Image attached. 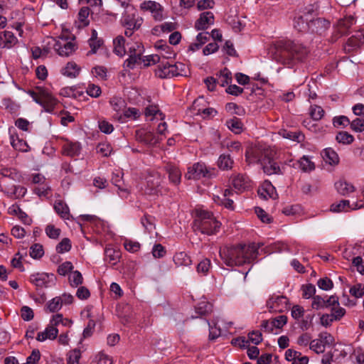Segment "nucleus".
Listing matches in <instances>:
<instances>
[{
  "mask_svg": "<svg viewBox=\"0 0 364 364\" xmlns=\"http://www.w3.org/2000/svg\"><path fill=\"white\" fill-rule=\"evenodd\" d=\"M220 257L228 267L241 266L250 263L257 257V248L252 244L250 245H237L225 247L220 250Z\"/></svg>",
  "mask_w": 364,
  "mask_h": 364,
  "instance_id": "1",
  "label": "nucleus"
},
{
  "mask_svg": "<svg viewBox=\"0 0 364 364\" xmlns=\"http://www.w3.org/2000/svg\"><path fill=\"white\" fill-rule=\"evenodd\" d=\"M277 51L282 57L287 58L283 60V63H286V60L304 61L310 52L309 48L302 43L291 41H279L277 44Z\"/></svg>",
  "mask_w": 364,
  "mask_h": 364,
  "instance_id": "2",
  "label": "nucleus"
},
{
  "mask_svg": "<svg viewBox=\"0 0 364 364\" xmlns=\"http://www.w3.org/2000/svg\"><path fill=\"white\" fill-rule=\"evenodd\" d=\"M220 226L221 223L215 218L213 213L207 210L197 211L193 221L195 231L207 235H213L219 232Z\"/></svg>",
  "mask_w": 364,
  "mask_h": 364,
  "instance_id": "3",
  "label": "nucleus"
},
{
  "mask_svg": "<svg viewBox=\"0 0 364 364\" xmlns=\"http://www.w3.org/2000/svg\"><path fill=\"white\" fill-rule=\"evenodd\" d=\"M27 93L49 113L53 112L58 102L47 89L42 87H36L35 90H29Z\"/></svg>",
  "mask_w": 364,
  "mask_h": 364,
  "instance_id": "4",
  "label": "nucleus"
},
{
  "mask_svg": "<svg viewBox=\"0 0 364 364\" xmlns=\"http://www.w3.org/2000/svg\"><path fill=\"white\" fill-rule=\"evenodd\" d=\"M186 66L183 63H171L168 61L161 63L156 70V75L160 78L173 77L183 75Z\"/></svg>",
  "mask_w": 364,
  "mask_h": 364,
  "instance_id": "5",
  "label": "nucleus"
},
{
  "mask_svg": "<svg viewBox=\"0 0 364 364\" xmlns=\"http://www.w3.org/2000/svg\"><path fill=\"white\" fill-rule=\"evenodd\" d=\"M28 280L38 290L54 285L56 277L53 274L36 272L30 275Z\"/></svg>",
  "mask_w": 364,
  "mask_h": 364,
  "instance_id": "6",
  "label": "nucleus"
},
{
  "mask_svg": "<svg viewBox=\"0 0 364 364\" xmlns=\"http://www.w3.org/2000/svg\"><path fill=\"white\" fill-rule=\"evenodd\" d=\"M144 46L140 43H135L129 47V58L124 61V67L128 69H134L136 65L143 62L141 55L144 53Z\"/></svg>",
  "mask_w": 364,
  "mask_h": 364,
  "instance_id": "7",
  "label": "nucleus"
},
{
  "mask_svg": "<svg viewBox=\"0 0 364 364\" xmlns=\"http://www.w3.org/2000/svg\"><path fill=\"white\" fill-rule=\"evenodd\" d=\"M214 168L209 169L204 163L198 162L188 168L186 177L188 179L198 180L201 178H211L214 175Z\"/></svg>",
  "mask_w": 364,
  "mask_h": 364,
  "instance_id": "8",
  "label": "nucleus"
},
{
  "mask_svg": "<svg viewBox=\"0 0 364 364\" xmlns=\"http://www.w3.org/2000/svg\"><path fill=\"white\" fill-rule=\"evenodd\" d=\"M135 137L137 141L149 146H154L162 140L161 137L156 136L153 132L145 129L136 130Z\"/></svg>",
  "mask_w": 364,
  "mask_h": 364,
  "instance_id": "9",
  "label": "nucleus"
},
{
  "mask_svg": "<svg viewBox=\"0 0 364 364\" xmlns=\"http://www.w3.org/2000/svg\"><path fill=\"white\" fill-rule=\"evenodd\" d=\"M289 300L284 296H271L267 301V307L271 312H283L287 309Z\"/></svg>",
  "mask_w": 364,
  "mask_h": 364,
  "instance_id": "10",
  "label": "nucleus"
},
{
  "mask_svg": "<svg viewBox=\"0 0 364 364\" xmlns=\"http://www.w3.org/2000/svg\"><path fill=\"white\" fill-rule=\"evenodd\" d=\"M140 9L144 11H149L155 21H161L164 18V7L154 1H145L140 5Z\"/></svg>",
  "mask_w": 364,
  "mask_h": 364,
  "instance_id": "11",
  "label": "nucleus"
},
{
  "mask_svg": "<svg viewBox=\"0 0 364 364\" xmlns=\"http://www.w3.org/2000/svg\"><path fill=\"white\" fill-rule=\"evenodd\" d=\"M364 44V30L358 31L355 34L349 38L344 46L346 53H350L360 48Z\"/></svg>",
  "mask_w": 364,
  "mask_h": 364,
  "instance_id": "12",
  "label": "nucleus"
},
{
  "mask_svg": "<svg viewBox=\"0 0 364 364\" xmlns=\"http://www.w3.org/2000/svg\"><path fill=\"white\" fill-rule=\"evenodd\" d=\"M145 193L149 195H157L161 192V178L160 174L155 173L146 177Z\"/></svg>",
  "mask_w": 364,
  "mask_h": 364,
  "instance_id": "13",
  "label": "nucleus"
},
{
  "mask_svg": "<svg viewBox=\"0 0 364 364\" xmlns=\"http://www.w3.org/2000/svg\"><path fill=\"white\" fill-rule=\"evenodd\" d=\"M53 47L59 55L65 57H68L74 53L77 48L74 43L67 41L66 39L63 38L57 41Z\"/></svg>",
  "mask_w": 364,
  "mask_h": 364,
  "instance_id": "14",
  "label": "nucleus"
},
{
  "mask_svg": "<svg viewBox=\"0 0 364 364\" xmlns=\"http://www.w3.org/2000/svg\"><path fill=\"white\" fill-rule=\"evenodd\" d=\"M260 163L263 169V171L267 175L283 174L282 170L278 164L271 157L264 156L261 160Z\"/></svg>",
  "mask_w": 364,
  "mask_h": 364,
  "instance_id": "15",
  "label": "nucleus"
},
{
  "mask_svg": "<svg viewBox=\"0 0 364 364\" xmlns=\"http://www.w3.org/2000/svg\"><path fill=\"white\" fill-rule=\"evenodd\" d=\"M356 22L355 18L353 16H348L338 21L336 26V36L340 38L343 36L348 35L350 27Z\"/></svg>",
  "mask_w": 364,
  "mask_h": 364,
  "instance_id": "16",
  "label": "nucleus"
},
{
  "mask_svg": "<svg viewBox=\"0 0 364 364\" xmlns=\"http://www.w3.org/2000/svg\"><path fill=\"white\" fill-rule=\"evenodd\" d=\"M215 22V17L211 11H205L200 14L199 18L196 21L194 28L197 31L208 29Z\"/></svg>",
  "mask_w": 364,
  "mask_h": 364,
  "instance_id": "17",
  "label": "nucleus"
},
{
  "mask_svg": "<svg viewBox=\"0 0 364 364\" xmlns=\"http://www.w3.org/2000/svg\"><path fill=\"white\" fill-rule=\"evenodd\" d=\"M309 23V31L310 33H316L321 34L326 29L330 27V22L324 18H314L311 12V21Z\"/></svg>",
  "mask_w": 364,
  "mask_h": 364,
  "instance_id": "18",
  "label": "nucleus"
},
{
  "mask_svg": "<svg viewBox=\"0 0 364 364\" xmlns=\"http://www.w3.org/2000/svg\"><path fill=\"white\" fill-rule=\"evenodd\" d=\"M311 21V12H305L303 14L295 16L294 19V27L299 32L308 33L309 31V23Z\"/></svg>",
  "mask_w": 364,
  "mask_h": 364,
  "instance_id": "19",
  "label": "nucleus"
},
{
  "mask_svg": "<svg viewBox=\"0 0 364 364\" xmlns=\"http://www.w3.org/2000/svg\"><path fill=\"white\" fill-rule=\"evenodd\" d=\"M257 193L259 198L264 200L274 199L277 196L275 188L268 181H265L258 188Z\"/></svg>",
  "mask_w": 364,
  "mask_h": 364,
  "instance_id": "20",
  "label": "nucleus"
},
{
  "mask_svg": "<svg viewBox=\"0 0 364 364\" xmlns=\"http://www.w3.org/2000/svg\"><path fill=\"white\" fill-rule=\"evenodd\" d=\"M82 149L79 142H73L67 140L62 146V154L70 157L78 156Z\"/></svg>",
  "mask_w": 364,
  "mask_h": 364,
  "instance_id": "21",
  "label": "nucleus"
},
{
  "mask_svg": "<svg viewBox=\"0 0 364 364\" xmlns=\"http://www.w3.org/2000/svg\"><path fill=\"white\" fill-rule=\"evenodd\" d=\"M164 168L168 176L170 183L178 186L181 183V172L179 168L171 164H166Z\"/></svg>",
  "mask_w": 364,
  "mask_h": 364,
  "instance_id": "22",
  "label": "nucleus"
},
{
  "mask_svg": "<svg viewBox=\"0 0 364 364\" xmlns=\"http://www.w3.org/2000/svg\"><path fill=\"white\" fill-rule=\"evenodd\" d=\"M4 193L11 198L17 199L23 198L26 192L27 189L22 186H15L5 187L4 191Z\"/></svg>",
  "mask_w": 364,
  "mask_h": 364,
  "instance_id": "23",
  "label": "nucleus"
},
{
  "mask_svg": "<svg viewBox=\"0 0 364 364\" xmlns=\"http://www.w3.org/2000/svg\"><path fill=\"white\" fill-rule=\"evenodd\" d=\"M122 23L124 28L139 30L143 23V18H135L134 15H127L122 19Z\"/></svg>",
  "mask_w": 364,
  "mask_h": 364,
  "instance_id": "24",
  "label": "nucleus"
},
{
  "mask_svg": "<svg viewBox=\"0 0 364 364\" xmlns=\"http://www.w3.org/2000/svg\"><path fill=\"white\" fill-rule=\"evenodd\" d=\"M109 103L112 109L116 112L114 115V119L116 116L121 115L122 112H123L124 109L127 107L126 101L120 97H112L110 98Z\"/></svg>",
  "mask_w": 364,
  "mask_h": 364,
  "instance_id": "25",
  "label": "nucleus"
},
{
  "mask_svg": "<svg viewBox=\"0 0 364 364\" xmlns=\"http://www.w3.org/2000/svg\"><path fill=\"white\" fill-rule=\"evenodd\" d=\"M362 205L358 206L356 203L350 205V201L348 200H342L339 203H333L331 205V211L334 213H340L342 211H348L349 209L355 210L360 208Z\"/></svg>",
  "mask_w": 364,
  "mask_h": 364,
  "instance_id": "26",
  "label": "nucleus"
},
{
  "mask_svg": "<svg viewBox=\"0 0 364 364\" xmlns=\"http://www.w3.org/2000/svg\"><path fill=\"white\" fill-rule=\"evenodd\" d=\"M54 210L56 213L64 220H70L73 217L70 213L68 205L63 200H56L54 203Z\"/></svg>",
  "mask_w": 364,
  "mask_h": 364,
  "instance_id": "27",
  "label": "nucleus"
},
{
  "mask_svg": "<svg viewBox=\"0 0 364 364\" xmlns=\"http://www.w3.org/2000/svg\"><path fill=\"white\" fill-rule=\"evenodd\" d=\"M58 333L57 328L48 325L43 331L38 333L36 340L40 342L45 341L47 339L54 340L58 336Z\"/></svg>",
  "mask_w": 364,
  "mask_h": 364,
  "instance_id": "28",
  "label": "nucleus"
},
{
  "mask_svg": "<svg viewBox=\"0 0 364 364\" xmlns=\"http://www.w3.org/2000/svg\"><path fill=\"white\" fill-rule=\"evenodd\" d=\"M234 195V192L231 189H225L223 193V198H220L219 196L217 197L218 200L215 199L218 203L221 204L225 208L233 210H234V202L233 200L230 198V196Z\"/></svg>",
  "mask_w": 364,
  "mask_h": 364,
  "instance_id": "29",
  "label": "nucleus"
},
{
  "mask_svg": "<svg viewBox=\"0 0 364 364\" xmlns=\"http://www.w3.org/2000/svg\"><path fill=\"white\" fill-rule=\"evenodd\" d=\"M140 117L139 110L135 107L124 109L121 115L115 117V119L120 122H124L127 119H136Z\"/></svg>",
  "mask_w": 364,
  "mask_h": 364,
  "instance_id": "30",
  "label": "nucleus"
},
{
  "mask_svg": "<svg viewBox=\"0 0 364 364\" xmlns=\"http://www.w3.org/2000/svg\"><path fill=\"white\" fill-rule=\"evenodd\" d=\"M80 71V68L74 62H69L62 69L61 73L68 77L75 78L76 77Z\"/></svg>",
  "mask_w": 364,
  "mask_h": 364,
  "instance_id": "31",
  "label": "nucleus"
},
{
  "mask_svg": "<svg viewBox=\"0 0 364 364\" xmlns=\"http://www.w3.org/2000/svg\"><path fill=\"white\" fill-rule=\"evenodd\" d=\"M249 178L246 175L237 174L232 178V186L237 191H244L248 187Z\"/></svg>",
  "mask_w": 364,
  "mask_h": 364,
  "instance_id": "32",
  "label": "nucleus"
},
{
  "mask_svg": "<svg viewBox=\"0 0 364 364\" xmlns=\"http://www.w3.org/2000/svg\"><path fill=\"white\" fill-rule=\"evenodd\" d=\"M323 159L331 166H336L339 164V156L332 148H326L323 151Z\"/></svg>",
  "mask_w": 364,
  "mask_h": 364,
  "instance_id": "33",
  "label": "nucleus"
},
{
  "mask_svg": "<svg viewBox=\"0 0 364 364\" xmlns=\"http://www.w3.org/2000/svg\"><path fill=\"white\" fill-rule=\"evenodd\" d=\"M212 311V305L207 301H201L196 306V316H192V318H198L206 316Z\"/></svg>",
  "mask_w": 364,
  "mask_h": 364,
  "instance_id": "34",
  "label": "nucleus"
},
{
  "mask_svg": "<svg viewBox=\"0 0 364 364\" xmlns=\"http://www.w3.org/2000/svg\"><path fill=\"white\" fill-rule=\"evenodd\" d=\"M233 159L230 154H221L218 160V166L221 170H230L232 168Z\"/></svg>",
  "mask_w": 364,
  "mask_h": 364,
  "instance_id": "35",
  "label": "nucleus"
},
{
  "mask_svg": "<svg viewBox=\"0 0 364 364\" xmlns=\"http://www.w3.org/2000/svg\"><path fill=\"white\" fill-rule=\"evenodd\" d=\"M173 262L176 266H189L192 262L191 257L184 252L176 253L173 256Z\"/></svg>",
  "mask_w": 364,
  "mask_h": 364,
  "instance_id": "36",
  "label": "nucleus"
},
{
  "mask_svg": "<svg viewBox=\"0 0 364 364\" xmlns=\"http://www.w3.org/2000/svg\"><path fill=\"white\" fill-rule=\"evenodd\" d=\"M226 125L230 130L235 134H240L243 129V124L241 120L234 117L232 119L226 121Z\"/></svg>",
  "mask_w": 364,
  "mask_h": 364,
  "instance_id": "37",
  "label": "nucleus"
},
{
  "mask_svg": "<svg viewBox=\"0 0 364 364\" xmlns=\"http://www.w3.org/2000/svg\"><path fill=\"white\" fill-rule=\"evenodd\" d=\"M335 187L341 195L346 196L354 191V186L344 181H339L335 183Z\"/></svg>",
  "mask_w": 364,
  "mask_h": 364,
  "instance_id": "38",
  "label": "nucleus"
},
{
  "mask_svg": "<svg viewBox=\"0 0 364 364\" xmlns=\"http://www.w3.org/2000/svg\"><path fill=\"white\" fill-rule=\"evenodd\" d=\"M114 53L119 56H123L126 53L125 39L122 36H118L113 41Z\"/></svg>",
  "mask_w": 364,
  "mask_h": 364,
  "instance_id": "39",
  "label": "nucleus"
},
{
  "mask_svg": "<svg viewBox=\"0 0 364 364\" xmlns=\"http://www.w3.org/2000/svg\"><path fill=\"white\" fill-rule=\"evenodd\" d=\"M2 36L6 41V44H0L1 48H11L17 43V38L11 31H5L2 33Z\"/></svg>",
  "mask_w": 364,
  "mask_h": 364,
  "instance_id": "40",
  "label": "nucleus"
},
{
  "mask_svg": "<svg viewBox=\"0 0 364 364\" xmlns=\"http://www.w3.org/2000/svg\"><path fill=\"white\" fill-rule=\"evenodd\" d=\"M336 140L339 144L349 145L353 142L354 136L347 132L341 131L336 134Z\"/></svg>",
  "mask_w": 364,
  "mask_h": 364,
  "instance_id": "41",
  "label": "nucleus"
},
{
  "mask_svg": "<svg viewBox=\"0 0 364 364\" xmlns=\"http://www.w3.org/2000/svg\"><path fill=\"white\" fill-rule=\"evenodd\" d=\"M280 134L286 139H291L294 141L301 142L304 140V136L299 132H291L286 129L281 130Z\"/></svg>",
  "mask_w": 364,
  "mask_h": 364,
  "instance_id": "42",
  "label": "nucleus"
},
{
  "mask_svg": "<svg viewBox=\"0 0 364 364\" xmlns=\"http://www.w3.org/2000/svg\"><path fill=\"white\" fill-rule=\"evenodd\" d=\"M232 82V73L231 72L226 68H225L223 70L220 71L219 77L218 79V84L222 87H225L228 85Z\"/></svg>",
  "mask_w": 364,
  "mask_h": 364,
  "instance_id": "43",
  "label": "nucleus"
},
{
  "mask_svg": "<svg viewBox=\"0 0 364 364\" xmlns=\"http://www.w3.org/2000/svg\"><path fill=\"white\" fill-rule=\"evenodd\" d=\"M30 256L35 259H41L44 255V249L42 245L39 243H35L30 247L29 252Z\"/></svg>",
  "mask_w": 364,
  "mask_h": 364,
  "instance_id": "44",
  "label": "nucleus"
},
{
  "mask_svg": "<svg viewBox=\"0 0 364 364\" xmlns=\"http://www.w3.org/2000/svg\"><path fill=\"white\" fill-rule=\"evenodd\" d=\"M333 125L336 128H345L350 125V119L344 115L336 116L333 118Z\"/></svg>",
  "mask_w": 364,
  "mask_h": 364,
  "instance_id": "45",
  "label": "nucleus"
},
{
  "mask_svg": "<svg viewBox=\"0 0 364 364\" xmlns=\"http://www.w3.org/2000/svg\"><path fill=\"white\" fill-rule=\"evenodd\" d=\"M62 299L60 296H55L47 304V308L50 312H56L62 307Z\"/></svg>",
  "mask_w": 364,
  "mask_h": 364,
  "instance_id": "46",
  "label": "nucleus"
},
{
  "mask_svg": "<svg viewBox=\"0 0 364 364\" xmlns=\"http://www.w3.org/2000/svg\"><path fill=\"white\" fill-rule=\"evenodd\" d=\"M324 114V110L320 106L314 105L310 107V115L315 121L320 120Z\"/></svg>",
  "mask_w": 364,
  "mask_h": 364,
  "instance_id": "47",
  "label": "nucleus"
},
{
  "mask_svg": "<svg viewBox=\"0 0 364 364\" xmlns=\"http://www.w3.org/2000/svg\"><path fill=\"white\" fill-rule=\"evenodd\" d=\"M83 278L82 274L76 270L72 272L69 277V282L72 287H77L82 283Z\"/></svg>",
  "mask_w": 364,
  "mask_h": 364,
  "instance_id": "48",
  "label": "nucleus"
},
{
  "mask_svg": "<svg viewBox=\"0 0 364 364\" xmlns=\"http://www.w3.org/2000/svg\"><path fill=\"white\" fill-rule=\"evenodd\" d=\"M71 249V242L70 239L65 237L63 238L60 242H59L56 246V252L58 253H64L70 251Z\"/></svg>",
  "mask_w": 364,
  "mask_h": 364,
  "instance_id": "49",
  "label": "nucleus"
},
{
  "mask_svg": "<svg viewBox=\"0 0 364 364\" xmlns=\"http://www.w3.org/2000/svg\"><path fill=\"white\" fill-rule=\"evenodd\" d=\"M90 15V9L82 7L78 13V20L82 26H87L89 24L88 16Z\"/></svg>",
  "mask_w": 364,
  "mask_h": 364,
  "instance_id": "50",
  "label": "nucleus"
},
{
  "mask_svg": "<svg viewBox=\"0 0 364 364\" xmlns=\"http://www.w3.org/2000/svg\"><path fill=\"white\" fill-rule=\"evenodd\" d=\"M45 232L48 237L51 239H58L60 235L61 230L54 225L49 224L46 226Z\"/></svg>",
  "mask_w": 364,
  "mask_h": 364,
  "instance_id": "51",
  "label": "nucleus"
},
{
  "mask_svg": "<svg viewBox=\"0 0 364 364\" xmlns=\"http://www.w3.org/2000/svg\"><path fill=\"white\" fill-rule=\"evenodd\" d=\"M159 43H157L156 46L159 49H160L161 50V52H163L164 50H168V55H165L163 53H161L160 55L163 59L168 60V59L175 58L176 53L173 52L171 47L168 46L166 43H164V44H161V45H159Z\"/></svg>",
  "mask_w": 364,
  "mask_h": 364,
  "instance_id": "52",
  "label": "nucleus"
},
{
  "mask_svg": "<svg viewBox=\"0 0 364 364\" xmlns=\"http://www.w3.org/2000/svg\"><path fill=\"white\" fill-rule=\"evenodd\" d=\"M349 293L355 298H361L364 295V284L359 283L353 285Z\"/></svg>",
  "mask_w": 364,
  "mask_h": 364,
  "instance_id": "53",
  "label": "nucleus"
},
{
  "mask_svg": "<svg viewBox=\"0 0 364 364\" xmlns=\"http://www.w3.org/2000/svg\"><path fill=\"white\" fill-rule=\"evenodd\" d=\"M107 70L104 66L97 65L92 69V73L96 77H99L101 80L107 79Z\"/></svg>",
  "mask_w": 364,
  "mask_h": 364,
  "instance_id": "54",
  "label": "nucleus"
},
{
  "mask_svg": "<svg viewBox=\"0 0 364 364\" xmlns=\"http://www.w3.org/2000/svg\"><path fill=\"white\" fill-rule=\"evenodd\" d=\"M325 346L322 343V342L318 339L312 340L310 342V349L314 350L316 353H323L325 350Z\"/></svg>",
  "mask_w": 364,
  "mask_h": 364,
  "instance_id": "55",
  "label": "nucleus"
},
{
  "mask_svg": "<svg viewBox=\"0 0 364 364\" xmlns=\"http://www.w3.org/2000/svg\"><path fill=\"white\" fill-rule=\"evenodd\" d=\"M317 285L321 289L328 291L333 288V283L331 279L324 277L318 280Z\"/></svg>",
  "mask_w": 364,
  "mask_h": 364,
  "instance_id": "56",
  "label": "nucleus"
},
{
  "mask_svg": "<svg viewBox=\"0 0 364 364\" xmlns=\"http://www.w3.org/2000/svg\"><path fill=\"white\" fill-rule=\"evenodd\" d=\"M73 265L72 262L67 261L63 262L58 267L57 272L60 275L65 276L69 272H70L73 270Z\"/></svg>",
  "mask_w": 364,
  "mask_h": 364,
  "instance_id": "57",
  "label": "nucleus"
},
{
  "mask_svg": "<svg viewBox=\"0 0 364 364\" xmlns=\"http://www.w3.org/2000/svg\"><path fill=\"white\" fill-rule=\"evenodd\" d=\"M225 109L228 112H230L237 115H242L245 112V110L242 107L234 102L227 103L225 105Z\"/></svg>",
  "mask_w": 364,
  "mask_h": 364,
  "instance_id": "58",
  "label": "nucleus"
},
{
  "mask_svg": "<svg viewBox=\"0 0 364 364\" xmlns=\"http://www.w3.org/2000/svg\"><path fill=\"white\" fill-rule=\"evenodd\" d=\"M350 128L352 130L356 132H361L364 131V119L360 118H356L350 122Z\"/></svg>",
  "mask_w": 364,
  "mask_h": 364,
  "instance_id": "59",
  "label": "nucleus"
},
{
  "mask_svg": "<svg viewBox=\"0 0 364 364\" xmlns=\"http://www.w3.org/2000/svg\"><path fill=\"white\" fill-rule=\"evenodd\" d=\"M100 130L105 134H111L114 130L113 125L106 120H101L98 122Z\"/></svg>",
  "mask_w": 364,
  "mask_h": 364,
  "instance_id": "60",
  "label": "nucleus"
},
{
  "mask_svg": "<svg viewBox=\"0 0 364 364\" xmlns=\"http://www.w3.org/2000/svg\"><path fill=\"white\" fill-rule=\"evenodd\" d=\"M249 342L258 345L262 341V333L259 331H252L248 333Z\"/></svg>",
  "mask_w": 364,
  "mask_h": 364,
  "instance_id": "61",
  "label": "nucleus"
},
{
  "mask_svg": "<svg viewBox=\"0 0 364 364\" xmlns=\"http://www.w3.org/2000/svg\"><path fill=\"white\" fill-rule=\"evenodd\" d=\"M303 291V297L306 299H309L313 296L316 293V287L312 284H308L306 285L302 286Z\"/></svg>",
  "mask_w": 364,
  "mask_h": 364,
  "instance_id": "62",
  "label": "nucleus"
},
{
  "mask_svg": "<svg viewBox=\"0 0 364 364\" xmlns=\"http://www.w3.org/2000/svg\"><path fill=\"white\" fill-rule=\"evenodd\" d=\"M300 166L304 171H311L315 168L314 164L305 156L300 159Z\"/></svg>",
  "mask_w": 364,
  "mask_h": 364,
  "instance_id": "63",
  "label": "nucleus"
},
{
  "mask_svg": "<svg viewBox=\"0 0 364 364\" xmlns=\"http://www.w3.org/2000/svg\"><path fill=\"white\" fill-rule=\"evenodd\" d=\"M81 357L80 350L75 349L72 351L68 358V364H79V360Z\"/></svg>",
  "mask_w": 364,
  "mask_h": 364,
  "instance_id": "64",
  "label": "nucleus"
}]
</instances>
